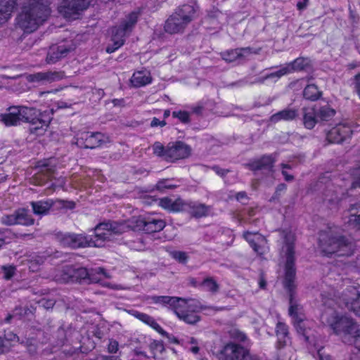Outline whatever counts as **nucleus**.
I'll return each instance as SVG.
<instances>
[{
  "instance_id": "nucleus-1",
  "label": "nucleus",
  "mask_w": 360,
  "mask_h": 360,
  "mask_svg": "<svg viewBox=\"0 0 360 360\" xmlns=\"http://www.w3.org/2000/svg\"><path fill=\"white\" fill-rule=\"evenodd\" d=\"M281 237L284 240L285 244L283 246V251L285 252L286 257L285 274L283 283L285 288L290 292L289 314L295 320L300 317H304L302 314V307L297 303V300H295L292 293L295 288L294 281L295 278V269L294 268L295 236L290 231H283L281 232Z\"/></svg>"
},
{
  "instance_id": "nucleus-2",
  "label": "nucleus",
  "mask_w": 360,
  "mask_h": 360,
  "mask_svg": "<svg viewBox=\"0 0 360 360\" xmlns=\"http://www.w3.org/2000/svg\"><path fill=\"white\" fill-rule=\"evenodd\" d=\"M110 224L103 223L97 225L94 229V238H89L83 234L59 232L56 234V239L63 247L70 248H84L86 246L101 247L105 241L109 240Z\"/></svg>"
},
{
  "instance_id": "nucleus-3",
  "label": "nucleus",
  "mask_w": 360,
  "mask_h": 360,
  "mask_svg": "<svg viewBox=\"0 0 360 360\" xmlns=\"http://www.w3.org/2000/svg\"><path fill=\"white\" fill-rule=\"evenodd\" d=\"M319 240V248L325 255L350 256L354 252V244L331 228L321 231Z\"/></svg>"
},
{
  "instance_id": "nucleus-4",
  "label": "nucleus",
  "mask_w": 360,
  "mask_h": 360,
  "mask_svg": "<svg viewBox=\"0 0 360 360\" xmlns=\"http://www.w3.org/2000/svg\"><path fill=\"white\" fill-rule=\"evenodd\" d=\"M328 323L343 342L354 345L360 349V326L353 319L334 313L328 319Z\"/></svg>"
},
{
  "instance_id": "nucleus-5",
  "label": "nucleus",
  "mask_w": 360,
  "mask_h": 360,
  "mask_svg": "<svg viewBox=\"0 0 360 360\" xmlns=\"http://www.w3.org/2000/svg\"><path fill=\"white\" fill-rule=\"evenodd\" d=\"M202 310V307L198 301L193 299H182L174 313L185 323L195 324L200 320L197 313Z\"/></svg>"
},
{
  "instance_id": "nucleus-6",
  "label": "nucleus",
  "mask_w": 360,
  "mask_h": 360,
  "mask_svg": "<svg viewBox=\"0 0 360 360\" xmlns=\"http://www.w3.org/2000/svg\"><path fill=\"white\" fill-rule=\"evenodd\" d=\"M34 112V108H27L24 105H13L7 109V112L0 114V122L6 127L16 126L21 122L30 121L32 113Z\"/></svg>"
},
{
  "instance_id": "nucleus-7",
  "label": "nucleus",
  "mask_w": 360,
  "mask_h": 360,
  "mask_svg": "<svg viewBox=\"0 0 360 360\" xmlns=\"http://www.w3.org/2000/svg\"><path fill=\"white\" fill-rule=\"evenodd\" d=\"M66 278H70L72 281H81L82 280L88 279L91 283H98L101 279V275L107 277L105 272L102 268H96L88 271L84 267H74L68 266L64 270Z\"/></svg>"
},
{
  "instance_id": "nucleus-8",
  "label": "nucleus",
  "mask_w": 360,
  "mask_h": 360,
  "mask_svg": "<svg viewBox=\"0 0 360 360\" xmlns=\"http://www.w3.org/2000/svg\"><path fill=\"white\" fill-rule=\"evenodd\" d=\"M146 219L143 217L132 218L131 220L124 222H106L103 224H110L112 227L108 229L110 232L109 236V240L113 239L117 236L125 233L129 230L134 231H145Z\"/></svg>"
},
{
  "instance_id": "nucleus-9",
  "label": "nucleus",
  "mask_w": 360,
  "mask_h": 360,
  "mask_svg": "<svg viewBox=\"0 0 360 360\" xmlns=\"http://www.w3.org/2000/svg\"><path fill=\"white\" fill-rule=\"evenodd\" d=\"M91 1L92 0H62L58 8V12L64 18L75 20L89 6Z\"/></svg>"
},
{
  "instance_id": "nucleus-10",
  "label": "nucleus",
  "mask_w": 360,
  "mask_h": 360,
  "mask_svg": "<svg viewBox=\"0 0 360 360\" xmlns=\"http://www.w3.org/2000/svg\"><path fill=\"white\" fill-rule=\"evenodd\" d=\"M309 65V60L304 58H297L294 61L285 64L281 67L278 71L271 72L258 79V82H264L269 79H279L283 75L290 74L294 71H300L304 70Z\"/></svg>"
},
{
  "instance_id": "nucleus-11",
  "label": "nucleus",
  "mask_w": 360,
  "mask_h": 360,
  "mask_svg": "<svg viewBox=\"0 0 360 360\" xmlns=\"http://www.w3.org/2000/svg\"><path fill=\"white\" fill-rule=\"evenodd\" d=\"M347 309L360 316V284L356 283L346 288L341 298Z\"/></svg>"
},
{
  "instance_id": "nucleus-12",
  "label": "nucleus",
  "mask_w": 360,
  "mask_h": 360,
  "mask_svg": "<svg viewBox=\"0 0 360 360\" xmlns=\"http://www.w3.org/2000/svg\"><path fill=\"white\" fill-rule=\"evenodd\" d=\"M133 25L120 24L112 27L110 39L112 44L107 46L105 51L108 53L115 52L124 45L127 34L131 31Z\"/></svg>"
},
{
  "instance_id": "nucleus-13",
  "label": "nucleus",
  "mask_w": 360,
  "mask_h": 360,
  "mask_svg": "<svg viewBox=\"0 0 360 360\" xmlns=\"http://www.w3.org/2000/svg\"><path fill=\"white\" fill-rule=\"evenodd\" d=\"M76 46L72 41H66L50 46L46 61L49 64H54L70 53L75 51Z\"/></svg>"
},
{
  "instance_id": "nucleus-14",
  "label": "nucleus",
  "mask_w": 360,
  "mask_h": 360,
  "mask_svg": "<svg viewBox=\"0 0 360 360\" xmlns=\"http://www.w3.org/2000/svg\"><path fill=\"white\" fill-rule=\"evenodd\" d=\"M109 141V138L102 133L85 131L81 134L77 144L82 148L93 149Z\"/></svg>"
},
{
  "instance_id": "nucleus-15",
  "label": "nucleus",
  "mask_w": 360,
  "mask_h": 360,
  "mask_svg": "<svg viewBox=\"0 0 360 360\" xmlns=\"http://www.w3.org/2000/svg\"><path fill=\"white\" fill-rule=\"evenodd\" d=\"M248 351L241 345L233 342L226 344L219 352V360H244Z\"/></svg>"
},
{
  "instance_id": "nucleus-16",
  "label": "nucleus",
  "mask_w": 360,
  "mask_h": 360,
  "mask_svg": "<svg viewBox=\"0 0 360 360\" xmlns=\"http://www.w3.org/2000/svg\"><path fill=\"white\" fill-rule=\"evenodd\" d=\"M31 117L32 119L30 121H25V122L30 124L29 129L30 133L37 135H41L45 131L52 119L49 113L46 114V112L39 113L36 108H34V112L32 113Z\"/></svg>"
},
{
  "instance_id": "nucleus-17",
  "label": "nucleus",
  "mask_w": 360,
  "mask_h": 360,
  "mask_svg": "<svg viewBox=\"0 0 360 360\" xmlns=\"http://www.w3.org/2000/svg\"><path fill=\"white\" fill-rule=\"evenodd\" d=\"M191 147L182 141L169 143L167 145L166 160L174 162L184 159L191 155Z\"/></svg>"
},
{
  "instance_id": "nucleus-18",
  "label": "nucleus",
  "mask_w": 360,
  "mask_h": 360,
  "mask_svg": "<svg viewBox=\"0 0 360 360\" xmlns=\"http://www.w3.org/2000/svg\"><path fill=\"white\" fill-rule=\"evenodd\" d=\"M65 77V74L61 71L39 72L27 75L26 79L30 82L41 84L52 83L60 81Z\"/></svg>"
},
{
  "instance_id": "nucleus-19",
  "label": "nucleus",
  "mask_w": 360,
  "mask_h": 360,
  "mask_svg": "<svg viewBox=\"0 0 360 360\" xmlns=\"http://www.w3.org/2000/svg\"><path fill=\"white\" fill-rule=\"evenodd\" d=\"M347 191L348 188L346 184H337L335 186L333 184L328 183L323 192L324 200L329 203H338L346 195Z\"/></svg>"
},
{
  "instance_id": "nucleus-20",
  "label": "nucleus",
  "mask_w": 360,
  "mask_h": 360,
  "mask_svg": "<svg viewBox=\"0 0 360 360\" xmlns=\"http://www.w3.org/2000/svg\"><path fill=\"white\" fill-rule=\"evenodd\" d=\"M352 133L350 126L341 123L332 128L326 134V139L330 143H340L349 138Z\"/></svg>"
},
{
  "instance_id": "nucleus-21",
  "label": "nucleus",
  "mask_w": 360,
  "mask_h": 360,
  "mask_svg": "<svg viewBox=\"0 0 360 360\" xmlns=\"http://www.w3.org/2000/svg\"><path fill=\"white\" fill-rule=\"evenodd\" d=\"M244 238L258 255H264L268 251L266 239L262 235L248 231L244 233Z\"/></svg>"
},
{
  "instance_id": "nucleus-22",
  "label": "nucleus",
  "mask_w": 360,
  "mask_h": 360,
  "mask_svg": "<svg viewBox=\"0 0 360 360\" xmlns=\"http://www.w3.org/2000/svg\"><path fill=\"white\" fill-rule=\"evenodd\" d=\"M195 16L196 10L194 6L184 5L182 7L178 8L175 12L169 17L166 22H174L178 20L190 22L195 20Z\"/></svg>"
},
{
  "instance_id": "nucleus-23",
  "label": "nucleus",
  "mask_w": 360,
  "mask_h": 360,
  "mask_svg": "<svg viewBox=\"0 0 360 360\" xmlns=\"http://www.w3.org/2000/svg\"><path fill=\"white\" fill-rule=\"evenodd\" d=\"M276 158L274 155H265L259 159L255 160L247 165L250 169L252 171L268 170L271 171Z\"/></svg>"
},
{
  "instance_id": "nucleus-24",
  "label": "nucleus",
  "mask_w": 360,
  "mask_h": 360,
  "mask_svg": "<svg viewBox=\"0 0 360 360\" xmlns=\"http://www.w3.org/2000/svg\"><path fill=\"white\" fill-rule=\"evenodd\" d=\"M345 224L350 229L360 230V202L352 204L345 217Z\"/></svg>"
},
{
  "instance_id": "nucleus-25",
  "label": "nucleus",
  "mask_w": 360,
  "mask_h": 360,
  "mask_svg": "<svg viewBox=\"0 0 360 360\" xmlns=\"http://www.w3.org/2000/svg\"><path fill=\"white\" fill-rule=\"evenodd\" d=\"M183 212H187L194 217L200 218L208 214L210 207L197 202L184 201Z\"/></svg>"
},
{
  "instance_id": "nucleus-26",
  "label": "nucleus",
  "mask_w": 360,
  "mask_h": 360,
  "mask_svg": "<svg viewBox=\"0 0 360 360\" xmlns=\"http://www.w3.org/2000/svg\"><path fill=\"white\" fill-rule=\"evenodd\" d=\"M158 205L169 212H183L184 200L180 198L173 200L170 198L165 197L159 199Z\"/></svg>"
},
{
  "instance_id": "nucleus-27",
  "label": "nucleus",
  "mask_w": 360,
  "mask_h": 360,
  "mask_svg": "<svg viewBox=\"0 0 360 360\" xmlns=\"http://www.w3.org/2000/svg\"><path fill=\"white\" fill-rule=\"evenodd\" d=\"M303 124L307 129H311L316 124L319 119L314 107H304L302 109Z\"/></svg>"
},
{
  "instance_id": "nucleus-28",
  "label": "nucleus",
  "mask_w": 360,
  "mask_h": 360,
  "mask_svg": "<svg viewBox=\"0 0 360 360\" xmlns=\"http://www.w3.org/2000/svg\"><path fill=\"white\" fill-rule=\"evenodd\" d=\"M294 325L297 333L301 335L306 342H311V323L308 320L304 319V317L294 320Z\"/></svg>"
},
{
  "instance_id": "nucleus-29",
  "label": "nucleus",
  "mask_w": 360,
  "mask_h": 360,
  "mask_svg": "<svg viewBox=\"0 0 360 360\" xmlns=\"http://www.w3.org/2000/svg\"><path fill=\"white\" fill-rule=\"evenodd\" d=\"M33 213L37 216H44L49 214L53 206L54 202L51 199L46 200L32 201L30 202Z\"/></svg>"
},
{
  "instance_id": "nucleus-30",
  "label": "nucleus",
  "mask_w": 360,
  "mask_h": 360,
  "mask_svg": "<svg viewBox=\"0 0 360 360\" xmlns=\"http://www.w3.org/2000/svg\"><path fill=\"white\" fill-rule=\"evenodd\" d=\"M298 116V111L293 108H285L281 110L270 117V121L273 123H276L280 121H292Z\"/></svg>"
},
{
  "instance_id": "nucleus-31",
  "label": "nucleus",
  "mask_w": 360,
  "mask_h": 360,
  "mask_svg": "<svg viewBox=\"0 0 360 360\" xmlns=\"http://www.w3.org/2000/svg\"><path fill=\"white\" fill-rule=\"evenodd\" d=\"M182 298L170 296H152L150 300L153 303L167 306L174 312Z\"/></svg>"
},
{
  "instance_id": "nucleus-32",
  "label": "nucleus",
  "mask_w": 360,
  "mask_h": 360,
  "mask_svg": "<svg viewBox=\"0 0 360 360\" xmlns=\"http://www.w3.org/2000/svg\"><path fill=\"white\" fill-rule=\"evenodd\" d=\"M250 53V49L248 47L225 51L221 53V57L224 60L231 63L236 60L237 59L245 58Z\"/></svg>"
},
{
  "instance_id": "nucleus-33",
  "label": "nucleus",
  "mask_w": 360,
  "mask_h": 360,
  "mask_svg": "<svg viewBox=\"0 0 360 360\" xmlns=\"http://www.w3.org/2000/svg\"><path fill=\"white\" fill-rule=\"evenodd\" d=\"M276 334L278 339L276 347L281 349L287 345L289 340L288 326L282 322H278L276 327Z\"/></svg>"
},
{
  "instance_id": "nucleus-34",
  "label": "nucleus",
  "mask_w": 360,
  "mask_h": 360,
  "mask_svg": "<svg viewBox=\"0 0 360 360\" xmlns=\"http://www.w3.org/2000/svg\"><path fill=\"white\" fill-rule=\"evenodd\" d=\"M15 0H0V22H7L14 9Z\"/></svg>"
},
{
  "instance_id": "nucleus-35",
  "label": "nucleus",
  "mask_w": 360,
  "mask_h": 360,
  "mask_svg": "<svg viewBox=\"0 0 360 360\" xmlns=\"http://www.w3.org/2000/svg\"><path fill=\"white\" fill-rule=\"evenodd\" d=\"M152 78L148 71H138L133 74L131 83L134 87H141L151 82Z\"/></svg>"
},
{
  "instance_id": "nucleus-36",
  "label": "nucleus",
  "mask_w": 360,
  "mask_h": 360,
  "mask_svg": "<svg viewBox=\"0 0 360 360\" xmlns=\"http://www.w3.org/2000/svg\"><path fill=\"white\" fill-rule=\"evenodd\" d=\"M16 213V224L23 226H31L34 224V219L29 214V211L26 209L21 208L15 210Z\"/></svg>"
},
{
  "instance_id": "nucleus-37",
  "label": "nucleus",
  "mask_w": 360,
  "mask_h": 360,
  "mask_svg": "<svg viewBox=\"0 0 360 360\" xmlns=\"http://www.w3.org/2000/svg\"><path fill=\"white\" fill-rule=\"evenodd\" d=\"M47 164H44L41 167H44V169H42L40 173L37 174L33 179L32 182L35 185L41 186L44 184L46 181L51 177L52 170L48 168Z\"/></svg>"
},
{
  "instance_id": "nucleus-38",
  "label": "nucleus",
  "mask_w": 360,
  "mask_h": 360,
  "mask_svg": "<svg viewBox=\"0 0 360 360\" xmlns=\"http://www.w3.org/2000/svg\"><path fill=\"white\" fill-rule=\"evenodd\" d=\"M165 226V222L162 219L148 218L145 231L146 233H154L162 231Z\"/></svg>"
},
{
  "instance_id": "nucleus-39",
  "label": "nucleus",
  "mask_w": 360,
  "mask_h": 360,
  "mask_svg": "<svg viewBox=\"0 0 360 360\" xmlns=\"http://www.w3.org/2000/svg\"><path fill=\"white\" fill-rule=\"evenodd\" d=\"M148 11L145 8H139L131 12L127 15V19L125 22H136L138 20L145 19V16L147 15Z\"/></svg>"
},
{
  "instance_id": "nucleus-40",
  "label": "nucleus",
  "mask_w": 360,
  "mask_h": 360,
  "mask_svg": "<svg viewBox=\"0 0 360 360\" xmlns=\"http://www.w3.org/2000/svg\"><path fill=\"white\" fill-rule=\"evenodd\" d=\"M321 91H319L317 86L314 84L307 85L303 91L304 97L306 99L316 101L321 96Z\"/></svg>"
},
{
  "instance_id": "nucleus-41",
  "label": "nucleus",
  "mask_w": 360,
  "mask_h": 360,
  "mask_svg": "<svg viewBox=\"0 0 360 360\" xmlns=\"http://www.w3.org/2000/svg\"><path fill=\"white\" fill-rule=\"evenodd\" d=\"M318 119L321 120L326 121L331 119L335 114V110L329 107L328 105H324L321 107L316 110Z\"/></svg>"
},
{
  "instance_id": "nucleus-42",
  "label": "nucleus",
  "mask_w": 360,
  "mask_h": 360,
  "mask_svg": "<svg viewBox=\"0 0 360 360\" xmlns=\"http://www.w3.org/2000/svg\"><path fill=\"white\" fill-rule=\"evenodd\" d=\"M200 285L203 287L205 290L212 292H217L219 290V285L216 281L211 277L204 279L200 283Z\"/></svg>"
},
{
  "instance_id": "nucleus-43",
  "label": "nucleus",
  "mask_w": 360,
  "mask_h": 360,
  "mask_svg": "<svg viewBox=\"0 0 360 360\" xmlns=\"http://www.w3.org/2000/svg\"><path fill=\"white\" fill-rule=\"evenodd\" d=\"M134 316L139 320L151 326L154 328H160L159 324L155 321V319L146 314L136 311Z\"/></svg>"
},
{
  "instance_id": "nucleus-44",
  "label": "nucleus",
  "mask_w": 360,
  "mask_h": 360,
  "mask_svg": "<svg viewBox=\"0 0 360 360\" xmlns=\"http://www.w3.org/2000/svg\"><path fill=\"white\" fill-rule=\"evenodd\" d=\"M152 148L155 155L162 157L166 160L167 146L165 147L160 142L156 141L153 145Z\"/></svg>"
},
{
  "instance_id": "nucleus-45",
  "label": "nucleus",
  "mask_w": 360,
  "mask_h": 360,
  "mask_svg": "<svg viewBox=\"0 0 360 360\" xmlns=\"http://www.w3.org/2000/svg\"><path fill=\"white\" fill-rule=\"evenodd\" d=\"M184 28V24H164L165 32L170 34L179 33L181 32Z\"/></svg>"
},
{
  "instance_id": "nucleus-46",
  "label": "nucleus",
  "mask_w": 360,
  "mask_h": 360,
  "mask_svg": "<svg viewBox=\"0 0 360 360\" xmlns=\"http://www.w3.org/2000/svg\"><path fill=\"white\" fill-rule=\"evenodd\" d=\"M0 222L6 226L16 225L15 211L11 214H4L0 218Z\"/></svg>"
},
{
  "instance_id": "nucleus-47",
  "label": "nucleus",
  "mask_w": 360,
  "mask_h": 360,
  "mask_svg": "<svg viewBox=\"0 0 360 360\" xmlns=\"http://www.w3.org/2000/svg\"><path fill=\"white\" fill-rule=\"evenodd\" d=\"M170 255L172 258L176 259L180 263L185 264L188 260V255L186 252L182 251H172Z\"/></svg>"
},
{
  "instance_id": "nucleus-48",
  "label": "nucleus",
  "mask_w": 360,
  "mask_h": 360,
  "mask_svg": "<svg viewBox=\"0 0 360 360\" xmlns=\"http://www.w3.org/2000/svg\"><path fill=\"white\" fill-rule=\"evenodd\" d=\"M172 115L174 117L178 118L183 123L190 122V114L186 111H174Z\"/></svg>"
},
{
  "instance_id": "nucleus-49",
  "label": "nucleus",
  "mask_w": 360,
  "mask_h": 360,
  "mask_svg": "<svg viewBox=\"0 0 360 360\" xmlns=\"http://www.w3.org/2000/svg\"><path fill=\"white\" fill-rule=\"evenodd\" d=\"M19 28L25 33H31L39 27V24H18Z\"/></svg>"
},
{
  "instance_id": "nucleus-50",
  "label": "nucleus",
  "mask_w": 360,
  "mask_h": 360,
  "mask_svg": "<svg viewBox=\"0 0 360 360\" xmlns=\"http://www.w3.org/2000/svg\"><path fill=\"white\" fill-rule=\"evenodd\" d=\"M350 184L351 189L360 188V167L355 171L354 180Z\"/></svg>"
},
{
  "instance_id": "nucleus-51",
  "label": "nucleus",
  "mask_w": 360,
  "mask_h": 360,
  "mask_svg": "<svg viewBox=\"0 0 360 360\" xmlns=\"http://www.w3.org/2000/svg\"><path fill=\"white\" fill-rule=\"evenodd\" d=\"M4 278L6 280L11 279L13 275L15 269L13 266L4 267Z\"/></svg>"
},
{
  "instance_id": "nucleus-52",
  "label": "nucleus",
  "mask_w": 360,
  "mask_h": 360,
  "mask_svg": "<svg viewBox=\"0 0 360 360\" xmlns=\"http://www.w3.org/2000/svg\"><path fill=\"white\" fill-rule=\"evenodd\" d=\"M175 187H176V186L168 184V182L167 181H159L157 184V188L160 191H163L165 188L172 189V188H174Z\"/></svg>"
},
{
  "instance_id": "nucleus-53",
  "label": "nucleus",
  "mask_w": 360,
  "mask_h": 360,
  "mask_svg": "<svg viewBox=\"0 0 360 360\" xmlns=\"http://www.w3.org/2000/svg\"><path fill=\"white\" fill-rule=\"evenodd\" d=\"M119 344L116 340H111L108 345V352L110 353H116L118 350Z\"/></svg>"
},
{
  "instance_id": "nucleus-54",
  "label": "nucleus",
  "mask_w": 360,
  "mask_h": 360,
  "mask_svg": "<svg viewBox=\"0 0 360 360\" xmlns=\"http://www.w3.org/2000/svg\"><path fill=\"white\" fill-rule=\"evenodd\" d=\"M286 188L287 186L285 184H278L276 188V191L274 195L273 196V198L278 197L281 195V193L284 192L286 190Z\"/></svg>"
},
{
  "instance_id": "nucleus-55",
  "label": "nucleus",
  "mask_w": 360,
  "mask_h": 360,
  "mask_svg": "<svg viewBox=\"0 0 360 360\" xmlns=\"http://www.w3.org/2000/svg\"><path fill=\"white\" fill-rule=\"evenodd\" d=\"M354 79V89L360 98V74L356 75Z\"/></svg>"
},
{
  "instance_id": "nucleus-56",
  "label": "nucleus",
  "mask_w": 360,
  "mask_h": 360,
  "mask_svg": "<svg viewBox=\"0 0 360 360\" xmlns=\"http://www.w3.org/2000/svg\"><path fill=\"white\" fill-rule=\"evenodd\" d=\"M166 124L167 123L165 120L160 121L158 118L153 117L150 122V126L152 127H155L158 126L164 127L166 125Z\"/></svg>"
},
{
  "instance_id": "nucleus-57",
  "label": "nucleus",
  "mask_w": 360,
  "mask_h": 360,
  "mask_svg": "<svg viewBox=\"0 0 360 360\" xmlns=\"http://www.w3.org/2000/svg\"><path fill=\"white\" fill-rule=\"evenodd\" d=\"M65 184V180L64 178H60L58 180L57 183H54L51 184V188L55 191L58 188H63Z\"/></svg>"
},
{
  "instance_id": "nucleus-58",
  "label": "nucleus",
  "mask_w": 360,
  "mask_h": 360,
  "mask_svg": "<svg viewBox=\"0 0 360 360\" xmlns=\"http://www.w3.org/2000/svg\"><path fill=\"white\" fill-rule=\"evenodd\" d=\"M212 169L220 176H224L229 172V170L221 169L217 166L213 167Z\"/></svg>"
},
{
  "instance_id": "nucleus-59",
  "label": "nucleus",
  "mask_w": 360,
  "mask_h": 360,
  "mask_svg": "<svg viewBox=\"0 0 360 360\" xmlns=\"http://www.w3.org/2000/svg\"><path fill=\"white\" fill-rule=\"evenodd\" d=\"M8 177V174H6L4 167L0 165V184L5 181Z\"/></svg>"
},
{
  "instance_id": "nucleus-60",
  "label": "nucleus",
  "mask_w": 360,
  "mask_h": 360,
  "mask_svg": "<svg viewBox=\"0 0 360 360\" xmlns=\"http://www.w3.org/2000/svg\"><path fill=\"white\" fill-rule=\"evenodd\" d=\"M309 0H304L302 2L300 1L297 4V7L299 10H302L306 8Z\"/></svg>"
},
{
  "instance_id": "nucleus-61",
  "label": "nucleus",
  "mask_w": 360,
  "mask_h": 360,
  "mask_svg": "<svg viewBox=\"0 0 360 360\" xmlns=\"http://www.w3.org/2000/svg\"><path fill=\"white\" fill-rule=\"evenodd\" d=\"M282 174L283 175L285 181H290L293 180V176L288 174L286 171L282 170Z\"/></svg>"
},
{
  "instance_id": "nucleus-62",
  "label": "nucleus",
  "mask_w": 360,
  "mask_h": 360,
  "mask_svg": "<svg viewBox=\"0 0 360 360\" xmlns=\"http://www.w3.org/2000/svg\"><path fill=\"white\" fill-rule=\"evenodd\" d=\"M318 355L319 356V360H331L330 356H323L321 353V349H318Z\"/></svg>"
},
{
  "instance_id": "nucleus-63",
  "label": "nucleus",
  "mask_w": 360,
  "mask_h": 360,
  "mask_svg": "<svg viewBox=\"0 0 360 360\" xmlns=\"http://www.w3.org/2000/svg\"><path fill=\"white\" fill-rule=\"evenodd\" d=\"M245 198H246V193L245 192H240L236 195V198L238 200H241Z\"/></svg>"
},
{
  "instance_id": "nucleus-64",
  "label": "nucleus",
  "mask_w": 360,
  "mask_h": 360,
  "mask_svg": "<svg viewBox=\"0 0 360 360\" xmlns=\"http://www.w3.org/2000/svg\"><path fill=\"white\" fill-rule=\"evenodd\" d=\"M98 360H120L116 357H108V356H101Z\"/></svg>"
}]
</instances>
